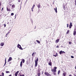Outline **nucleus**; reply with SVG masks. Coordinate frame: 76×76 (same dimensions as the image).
<instances>
[{"label":"nucleus","instance_id":"obj_1","mask_svg":"<svg viewBox=\"0 0 76 76\" xmlns=\"http://www.w3.org/2000/svg\"><path fill=\"white\" fill-rule=\"evenodd\" d=\"M38 58H37V59L35 61V66L36 67H37V66H38Z\"/></svg>","mask_w":76,"mask_h":76},{"label":"nucleus","instance_id":"obj_2","mask_svg":"<svg viewBox=\"0 0 76 76\" xmlns=\"http://www.w3.org/2000/svg\"><path fill=\"white\" fill-rule=\"evenodd\" d=\"M57 69V67H54V68L51 69L52 72H56V69Z\"/></svg>","mask_w":76,"mask_h":76},{"label":"nucleus","instance_id":"obj_3","mask_svg":"<svg viewBox=\"0 0 76 76\" xmlns=\"http://www.w3.org/2000/svg\"><path fill=\"white\" fill-rule=\"evenodd\" d=\"M17 47L18 48L20 49V50H23V49H22V47H21V46L19 45V44H18L17 45Z\"/></svg>","mask_w":76,"mask_h":76},{"label":"nucleus","instance_id":"obj_4","mask_svg":"<svg viewBox=\"0 0 76 76\" xmlns=\"http://www.w3.org/2000/svg\"><path fill=\"white\" fill-rule=\"evenodd\" d=\"M45 76H51V75H50L48 72H45Z\"/></svg>","mask_w":76,"mask_h":76},{"label":"nucleus","instance_id":"obj_5","mask_svg":"<svg viewBox=\"0 0 76 76\" xmlns=\"http://www.w3.org/2000/svg\"><path fill=\"white\" fill-rule=\"evenodd\" d=\"M12 60V58L11 57H10L8 59V60L7 63L9 62L10 61H11Z\"/></svg>","mask_w":76,"mask_h":76},{"label":"nucleus","instance_id":"obj_6","mask_svg":"<svg viewBox=\"0 0 76 76\" xmlns=\"http://www.w3.org/2000/svg\"><path fill=\"white\" fill-rule=\"evenodd\" d=\"M38 73H37V75L38 76H40V75H41V72H40V70H38Z\"/></svg>","mask_w":76,"mask_h":76},{"label":"nucleus","instance_id":"obj_7","mask_svg":"<svg viewBox=\"0 0 76 76\" xmlns=\"http://www.w3.org/2000/svg\"><path fill=\"white\" fill-rule=\"evenodd\" d=\"M63 53H66L65 52H64V51H62V50L60 51L59 52V54H63Z\"/></svg>","mask_w":76,"mask_h":76},{"label":"nucleus","instance_id":"obj_8","mask_svg":"<svg viewBox=\"0 0 76 76\" xmlns=\"http://www.w3.org/2000/svg\"><path fill=\"white\" fill-rule=\"evenodd\" d=\"M72 22H70L69 26V28L70 29L72 28Z\"/></svg>","mask_w":76,"mask_h":76},{"label":"nucleus","instance_id":"obj_9","mask_svg":"<svg viewBox=\"0 0 76 76\" xmlns=\"http://www.w3.org/2000/svg\"><path fill=\"white\" fill-rule=\"evenodd\" d=\"M35 4H33V6L31 8L32 12H34V10H33V9H34V7H35Z\"/></svg>","mask_w":76,"mask_h":76},{"label":"nucleus","instance_id":"obj_10","mask_svg":"<svg viewBox=\"0 0 76 76\" xmlns=\"http://www.w3.org/2000/svg\"><path fill=\"white\" fill-rule=\"evenodd\" d=\"M48 65L50 66L52 65V62H51V60L49 61V62L48 63Z\"/></svg>","mask_w":76,"mask_h":76},{"label":"nucleus","instance_id":"obj_11","mask_svg":"<svg viewBox=\"0 0 76 76\" xmlns=\"http://www.w3.org/2000/svg\"><path fill=\"white\" fill-rule=\"evenodd\" d=\"M19 71H17V72H15V76H18V73H19Z\"/></svg>","mask_w":76,"mask_h":76},{"label":"nucleus","instance_id":"obj_12","mask_svg":"<svg viewBox=\"0 0 76 76\" xmlns=\"http://www.w3.org/2000/svg\"><path fill=\"white\" fill-rule=\"evenodd\" d=\"M59 41H60V39H58L56 40V43H58V42H59Z\"/></svg>","mask_w":76,"mask_h":76},{"label":"nucleus","instance_id":"obj_13","mask_svg":"<svg viewBox=\"0 0 76 76\" xmlns=\"http://www.w3.org/2000/svg\"><path fill=\"white\" fill-rule=\"evenodd\" d=\"M53 56H54V57H56L57 56H58V53H56V55H53Z\"/></svg>","mask_w":76,"mask_h":76},{"label":"nucleus","instance_id":"obj_14","mask_svg":"<svg viewBox=\"0 0 76 76\" xmlns=\"http://www.w3.org/2000/svg\"><path fill=\"white\" fill-rule=\"evenodd\" d=\"M76 35V31H74L73 32V35L75 36Z\"/></svg>","mask_w":76,"mask_h":76},{"label":"nucleus","instance_id":"obj_15","mask_svg":"<svg viewBox=\"0 0 76 76\" xmlns=\"http://www.w3.org/2000/svg\"><path fill=\"white\" fill-rule=\"evenodd\" d=\"M20 67H22V61H21L20 63Z\"/></svg>","mask_w":76,"mask_h":76},{"label":"nucleus","instance_id":"obj_16","mask_svg":"<svg viewBox=\"0 0 76 76\" xmlns=\"http://www.w3.org/2000/svg\"><path fill=\"white\" fill-rule=\"evenodd\" d=\"M35 54H36V52L33 53L32 54V57H34V55H35Z\"/></svg>","mask_w":76,"mask_h":76},{"label":"nucleus","instance_id":"obj_17","mask_svg":"<svg viewBox=\"0 0 76 76\" xmlns=\"http://www.w3.org/2000/svg\"><path fill=\"white\" fill-rule=\"evenodd\" d=\"M1 46H3L4 45V42L1 43Z\"/></svg>","mask_w":76,"mask_h":76},{"label":"nucleus","instance_id":"obj_18","mask_svg":"<svg viewBox=\"0 0 76 76\" xmlns=\"http://www.w3.org/2000/svg\"><path fill=\"white\" fill-rule=\"evenodd\" d=\"M7 10L8 12H10V10L9 9H8V8L7 7Z\"/></svg>","mask_w":76,"mask_h":76},{"label":"nucleus","instance_id":"obj_19","mask_svg":"<svg viewBox=\"0 0 76 76\" xmlns=\"http://www.w3.org/2000/svg\"><path fill=\"white\" fill-rule=\"evenodd\" d=\"M66 72H64V73H63V76H66Z\"/></svg>","mask_w":76,"mask_h":76},{"label":"nucleus","instance_id":"obj_20","mask_svg":"<svg viewBox=\"0 0 76 76\" xmlns=\"http://www.w3.org/2000/svg\"><path fill=\"white\" fill-rule=\"evenodd\" d=\"M41 6V5L40 3L39 4L37 5V7L39 8H40Z\"/></svg>","mask_w":76,"mask_h":76},{"label":"nucleus","instance_id":"obj_21","mask_svg":"<svg viewBox=\"0 0 76 76\" xmlns=\"http://www.w3.org/2000/svg\"><path fill=\"white\" fill-rule=\"evenodd\" d=\"M69 32H70V31L69 30H68L66 32V34H69Z\"/></svg>","mask_w":76,"mask_h":76},{"label":"nucleus","instance_id":"obj_22","mask_svg":"<svg viewBox=\"0 0 76 76\" xmlns=\"http://www.w3.org/2000/svg\"><path fill=\"white\" fill-rule=\"evenodd\" d=\"M56 72H57V71L53 72V75H56Z\"/></svg>","mask_w":76,"mask_h":76},{"label":"nucleus","instance_id":"obj_23","mask_svg":"<svg viewBox=\"0 0 76 76\" xmlns=\"http://www.w3.org/2000/svg\"><path fill=\"white\" fill-rule=\"evenodd\" d=\"M22 63L23 62V63H25V59H22Z\"/></svg>","mask_w":76,"mask_h":76},{"label":"nucleus","instance_id":"obj_24","mask_svg":"<svg viewBox=\"0 0 76 76\" xmlns=\"http://www.w3.org/2000/svg\"><path fill=\"white\" fill-rule=\"evenodd\" d=\"M37 42H38L39 44H40V41H39V40H36Z\"/></svg>","mask_w":76,"mask_h":76},{"label":"nucleus","instance_id":"obj_25","mask_svg":"<svg viewBox=\"0 0 76 76\" xmlns=\"http://www.w3.org/2000/svg\"><path fill=\"white\" fill-rule=\"evenodd\" d=\"M12 8H15V5H13L12 6Z\"/></svg>","mask_w":76,"mask_h":76},{"label":"nucleus","instance_id":"obj_26","mask_svg":"<svg viewBox=\"0 0 76 76\" xmlns=\"http://www.w3.org/2000/svg\"><path fill=\"white\" fill-rule=\"evenodd\" d=\"M60 73V70H59L58 72V75H59V74Z\"/></svg>","mask_w":76,"mask_h":76},{"label":"nucleus","instance_id":"obj_27","mask_svg":"<svg viewBox=\"0 0 76 76\" xmlns=\"http://www.w3.org/2000/svg\"><path fill=\"white\" fill-rule=\"evenodd\" d=\"M6 73H10V72L8 71H6Z\"/></svg>","mask_w":76,"mask_h":76},{"label":"nucleus","instance_id":"obj_28","mask_svg":"<svg viewBox=\"0 0 76 76\" xmlns=\"http://www.w3.org/2000/svg\"><path fill=\"white\" fill-rule=\"evenodd\" d=\"M55 12L56 13H57V7H56V9L55 10Z\"/></svg>","mask_w":76,"mask_h":76},{"label":"nucleus","instance_id":"obj_29","mask_svg":"<svg viewBox=\"0 0 76 76\" xmlns=\"http://www.w3.org/2000/svg\"><path fill=\"white\" fill-rule=\"evenodd\" d=\"M1 75L2 76H4V73L2 72L1 73Z\"/></svg>","mask_w":76,"mask_h":76},{"label":"nucleus","instance_id":"obj_30","mask_svg":"<svg viewBox=\"0 0 76 76\" xmlns=\"http://www.w3.org/2000/svg\"><path fill=\"white\" fill-rule=\"evenodd\" d=\"M14 15V13H12L11 14V16H13V15Z\"/></svg>","mask_w":76,"mask_h":76},{"label":"nucleus","instance_id":"obj_31","mask_svg":"<svg viewBox=\"0 0 76 76\" xmlns=\"http://www.w3.org/2000/svg\"><path fill=\"white\" fill-rule=\"evenodd\" d=\"M69 44H72V42H69Z\"/></svg>","mask_w":76,"mask_h":76},{"label":"nucleus","instance_id":"obj_32","mask_svg":"<svg viewBox=\"0 0 76 76\" xmlns=\"http://www.w3.org/2000/svg\"><path fill=\"white\" fill-rule=\"evenodd\" d=\"M9 33H10V32H8V33H7L6 34V35H8V34H9Z\"/></svg>","mask_w":76,"mask_h":76},{"label":"nucleus","instance_id":"obj_33","mask_svg":"<svg viewBox=\"0 0 76 76\" xmlns=\"http://www.w3.org/2000/svg\"><path fill=\"white\" fill-rule=\"evenodd\" d=\"M5 63H6V58H5Z\"/></svg>","mask_w":76,"mask_h":76},{"label":"nucleus","instance_id":"obj_34","mask_svg":"<svg viewBox=\"0 0 76 76\" xmlns=\"http://www.w3.org/2000/svg\"><path fill=\"white\" fill-rule=\"evenodd\" d=\"M4 27H6V24H4Z\"/></svg>","mask_w":76,"mask_h":76},{"label":"nucleus","instance_id":"obj_35","mask_svg":"<svg viewBox=\"0 0 76 76\" xmlns=\"http://www.w3.org/2000/svg\"><path fill=\"white\" fill-rule=\"evenodd\" d=\"M69 27V24H67V27L68 28Z\"/></svg>","mask_w":76,"mask_h":76},{"label":"nucleus","instance_id":"obj_36","mask_svg":"<svg viewBox=\"0 0 76 76\" xmlns=\"http://www.w3.org/2000/svg\"><path fill=\"white\" fill-rule=\"evenodd\" d=\"M71 58H74V57H73V56H71Z\"/></svg>","mask_w":76,"mask_h":76},{"label":"nucleus","instance_id":"obj_37","mask_svg":"<svg viewBox=\"0 0 76 76\" xmlns=\"http://www.w3.org/2000/svg\"><path fill=\"white\" fill-rule=\"evenodd\" d=\"M1 2H0V7L1 6Z\"/></svg>","mask_w":76,"mask_h":76},{"label":"nucleus","instance_id":"obj_38","mask_svg":"<svg viewBox=\"0 0 76 76\" xmlns=\"http://www.w3.org/2000/svg\"><path fill=\"white\" fill-rule=\"evenodd\" d=\"M73 75L74 76H76V74H74Z\"/></svg>","mask_w":76,"mask_h":76},{"label":"nucleus","instance_id":"obj_39","mask_svg":"<svg viewBox=\"0 0 76 76\" xmlns=\"http://www.w3.org/2000/svg\"><path fill=\"white\" fill-rule=\"evenodd\" d=\"M3 9H4V8L3 7L2 8V9H1V12H2V11H3Z\"/></svg>","mask_w":76,"mask_h":76},{"label":"nucleus","instance_id":"obj_40","mask_svg":"<svg viewBox=\"0 0 76 76\" xmlns=\"http://www.w3.org/2000/svg\"><path fill=\"white\" fill-rule=\"evenodd\" d=\"M21 0H18V2H20Z\"/></svg>","mask_w":76,"mask_h":76},{"label":"nucleus","instance_id":"obj_41","mask_svg":"<svg viewBox=\"0 0 76 76\" xmlns=\"http://www.w3.org/2000/svg\"><path fill=\"white\" fill-rule=\"evenodd\" d=\"M56 47H57V48H58V47H59V46H58V45L56 46Z\"/></svg>","mask_w":76,"mask_h":76},{"label":"nucleus","instance_id":"obj_42","mask_svg":"<svg viewBox=\"0 0 76 76\" xmlns=\"http://www.w3.org/2000/svg\"><path fill=\"white\" fill-rule=\"evenodd\" d=\"M75 5L76 6V0L75 1Z\"/></svg>","mask_w":76,"mask_h":76},{"label":"nucleus","instance_id":"obj_43","mask_svg":"<svg viewBox=\"0 0 76 76\" xmlns=\"http://www.w3.org/2000/svg\"><path fill=\"white\" fill-rule=\"evenodd\" d=\"M43 73H44L43 72H42V75H43Z\"/></svg>","mask_w":76,"mask_h":76},{"label":"nucleus","instance_id":"obj_44","mask_svg":"<svg viewBox=\"0 0 76 76\" xmlns=\"http://www.w3.org/2000/svg\"><path fill=\"white\" fill-rule=\"evenodd\" d=\"M6 63H5L4 65V66H5V65H6Z\"/></svg>","mask_w":76,"mask_h":76},{"label":"nucleus","instance_id":"obj_45","mask_svg":"<svg viewBox=\"0 0 76 76\" xmlns=\"http://www.w3.org/2000/svg\"><path fill=\"white\" fill-rule=\"evenodd\" d=\"M75 69L76 70V66H75Z\"/></svg>","mask_w":76,"mask_h":76},{"label":"nucleus","instance_id":"obj_46","mask_svg":"<svg viewBox=\"0 0 76 76\" xmlns=\"http://www.w3.org/2000/svg\"><path fill=\"white\" fill-rule=\"evenodd\" d=\"M21 5L20 6V9H21Z\"/></svg>","mask_w":76,"mask_h":76},{"label":"nucleus","instance_id":"obj_47","mask_svg":"<svg viewBox=\"0 0 76 76\" xmlns=\"http://www.w3.org/2000/svg\"><path fill=\"white\" fill-rule=\"evenodd\" d=\"M22 76H25V75H22Z\"/></svg>","mask_w":76,"mask_h":76},{"label":"nucleus","instance_id":"obj_48","mask_svg":"<svg viewBox=\"0 0 76 76\" xmlns=\"http://www.w3.org/2000/svg\"><path fill=\"white\" fill-rule=\"evenodd\" d=\"M9 76H12V75H10Z\"/></svg>","mask_w":76,"mask_h":76},{"label":"nucleus","instance_id":"obj_49","mask_svg":"<svg viewBox=\"0 0 76 76\" xmlns=\"http://www.w3.org/2000/svg\"><path fill=\"white\" fill-rule=\"evenodd\" d=\"M22 76V75H20V76Z\"/></svg>","mask_w":76,"mask_h":76},{"label":"nucleus","instance_id":"obj_50","mask_svg":"<svg viewBox=\"0 0 76 76\" xmlns=\"http://www.w3.org/2000/svg\"><path fill=\"white\" fill-rule=\"evenodd\" d=\"M10 5L12 6V4H10Z\"/></svg>","mask_w":76,"mask_h":76},{"label":"nucleus","instance_id":"obj_51","mask_svg":"<svg viewBox=\"0 0 76 76\" xmlns=\"http://www.w3.org/2000/svg\"><path fill=\"white\" fill-rule=\"evenodd\" d=\"M54 10H56V8H54Z\"/></svg>","mask_w":76,"mask_h":76},{"label":"nucleus","instance_id":"obj_52","mask_svg":"<svg viewBox=\"0 0 76 76\" xmlns=\"http://www.w3.org/2000/svg\"><path fill=\"white\" fill-rule=\"evenodd\" d=\"M75 72L76 73V70L75 71Z\"/></svg>","mask_w":76,"mask_h":76},{"label":"nucleus","instance_id":"obj_53","mask_svg":"<svg viewBox=\"0 0 76 76\" xmlns=\"http://www.w3.org/2000/svg\"><path fill=\"white\" fill-rule=\"evenodd\" d=\"M0 76H2V75H0Z\"/></svg>","mask_w":76,"mask_h":76},{"label":"nucleus","instance_id":"obj_54","mask_svg":"<svg viewBox=\"0 0 76 76\" xmlns=\"http://www.w3.org/2000/svg\"><path fill=\"white\" fill-rule=\"evenodd\" d=\"M15 16H16V15H15Z\"/></svg>","mask_w":76,"mask_h":76},{"label":"nucleus","instance_id":"obj_55","mask_svg":"<svg viewBox=\"0 0 76 76\" xmlns=\"http://www.w3.org/2000/svg\"><path fill=\"white\" fill-rule=\"evenodd\" d=\"M35 76H37V75H36Z\"/></svg>","mask_w":76,"mask_h":76},{"label":"nucleus","instance_id":"obj_56","mask_svg":"<svg viewBox=\"0 0 76 76\" xmlns=\"http://www.w3.org/2000/svg\"><path fill=\"white\" fill-rule=\"evenodd\" d=\"M75 1H76V0H75Z\"/></svg>","mask_w":76,"mask_h":76}]
</instances>
